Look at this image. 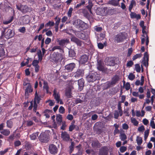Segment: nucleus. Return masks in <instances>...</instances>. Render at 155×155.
<instances>
[{
  "instance_id": "412c9836",
  "label": "nucleus",
  "mask_w": 155,
  "mask_h": 155,
  "mask_svg": "<svg viewBox=\"0 0 155 155\" xmlns=\"http://www.w3.org/2000/svg\"><path fill=\"white\" fill-rule=\"evenodd\" d=\"M130 12L131 13L130 14V15L131 18H136L137 19H140L141 18V16L140 15H137L136 13L134 12Z\"/></svg>"
},
{
  "instance_id": "f3484780",
  "label": "nucleus",
  "mask_w": 155,
  "mask_h": 155,
  "mask_svg": "<svg viewBox=\"0 0 155 155\" xmlns=\"http://www.w3.org/2000/svg\"><path fill=\"white\" fill-rule=\"evenodd\" d=\"M91 146L94 148H98L101 146V143L97 140L93 141L91 143Z\"/></svg>"
},
{
  "instance_id": "ea45409f",
  "label": "nucleus",
  "mask_w": 155,
  "mask_h": 155,
  "mask_svg": "<svg viewBox=\"0 0 155 155\" xmlns=\"http://www.w3.org/2000/svg\"><path fill=\"white\" fill-rule=\"evenodd\" d=\"M76 127V126L72 122L71 124L69 127V131H72L73 130L75 129Z\"/></svg>"
},
{
  "instance_id": "774afa93",
  "label": "nucleus",
  "mask_w": 155,
  "mask_h": 155,
  "mask_svg": "<svg viewBox=\"0 0 155 155\" xmlns=\"http://www.w3.org/2000/svg\"><path fill=\"white\" fill-rule=\"evenodd\" d=\"M150 125L152 128L155 129V124L153 120H151L150 122Z\"/></svg>"
},
{
  "instance_id": "13d9d810",
  "label": "nucleus",
  "mask_w": 155,
  "mask_h": 155,
  "mask_svg": "<svg viewBox=\"0 0 155 155\" xmlns=\"http://www.w3.org/2000/svg\"><path fill=\"white\" fill-rule=\"evenodd\" d=\"M56 49H61V47L60 46H56L53 47L50 51H54Z\"/></svg>"
},
{
  "instance_id": "58836bf2",
  "label": "nucleus",
  "mask_w": 155,
  "mask_h": 155,
  "mask_svg": "<svg viewBox=\"0 0 155 155\" xmlns=\"http://www.w3.org/2000/svg\"><path fill=\"white\" fill-rule=\"evenodd\" d=\"M131 120L132 123L134 126H137L138 125L139 122L135 118H131Z\"/></svg>"
},
{
  "instance_id": "37998d69",
  "label": "nucleus",
  "mask_w": 155,
  "mask_h": 155,
  "mask_svg": "<svg viewBox=\"0 0 155 155\" xmlns=\"http://www.w3.org/2000/svg\"><path fill=\"white\" fill-rule=\"evenodd\" d=\"M142 56V54L141 53L136 54L133 56L132 58V59L134 61L138 58L141 57Z\"/></svg>"
},
{
  "instance_id": "f03ea898",
  "label": "nucleus",
  "mask_w": 155,
  "mask_h": 155,
  "mask_svg": "<svg viewBox=\"0 0 155 155\" xmlns=\"http://www.w3.org/2000/svg\"><path fill=\"white\" fill-rule=\"evenodd\" d=\"M72 24L77 28L85 29L88 27V25L87 23L79 19L74 21Z\"/></svg>"
},
{
  "instance_id": "680f3d73",
  "label": "nucleus",
  "mask_w": 155,
  "mask_h": 155,
  "mask_svg": "<svg viewBox=\"0 0 155 155\" xmlns=\"http://www.w3.org/2000/svg\"><path fill=\"white\" fill-rule=\"evenodd\" d=\"M21 142L19 140H16L14 142V145L15 147H18L21 145Z\"/></svg>"
},
{
  "instance_id": "0eeeda50",
  "label": "nucleus",
  "mask_w": 155,
  "mask_h": 155,
  "mask_svg": "<svg viewBox=\"0 0 155 155\" xmlns=\"http://www.w3.org/2000/svg\"><path fill=\"white\" fill-rule=\"evenodd\" d=\"M105 64L107 66H114L115 64L114 58L112 57H107L105 59Z\"/></svg>"
},
{
  "instance_id": "dca6fc26",
  "label": "nucleus",
  "mask_w": 155,
  "mask_h": 155,
  "mask_svg": "<svg viewBox=\"0 0 155 155\" xmlns=\"http://www.w3.org/2000/svg\"><path fill=\"white\" fill-rule=\"evenodd\" d=\"M22 13H25L28 12H29V8L26 5H21L20 6V8L18 9Z\"/></svg>"
},
{
  "instance_id": "a878e982",
  "label": "nucleus",
  "mask_w": 155,
  "mask_h": 155,
  "mask_svg": "<svg viewBox=\"0 0 155 155\" xmlns=\"http://www.w3.org/2000/svg\"><path fill=\"white\" fill-rule=\"evenodd\" d=\"M6 124L7 127L9 128H12V127L13 125V122L11 120V119L7 120Z\"/></svg>"
},
{
  "instance_id": "49530a36",
  "label": "nucleus",
  "mask_w": 155,
  "mask_h": 155,
  "mask_svg": "<svg viewBox=\"0 0 155 155\" xmlns=\"http://www.w3.org/2000/svg\"><path fill=\"white\" fill-rule=\"evenodd\" d=\"M143 59H145L147 61H149V55L147 52H145L144 53Z\"/></svg>"
},
{
  "instance_id": "ddd939ff",
  "label": "nucleus",
  "mask_w": 155,
  "mask_h": 155,
  "mask_svg": "<svg viewBox=\"0 0 155 155\" xmlns=\"http://www.w3.org/2000/svg\"><path fill=\"white\" fill-rule=\"evenodd\" d=\"M61 137L64 140L66 141H68L70 138L69 134L66 131L62 132Z\"/></svg>"
},
{
  "instance_id": "c85d7f7f",
  "label": "nucleus",
  "mask_w": 155,
  "mask_h": 155,
  "mask_svg": "<svg viewBox=\"0 0 155 155\" xmlns=\"http://www.w3.org/2000/svg\"><path fill=\"white\" fill-rule=\"evenodd\" d=\"M71 90L70 89H68L66 91L65 93V95L68 98H71L72 96L71 94Z\"/></svg>"
},
{
  "instance_id": "7c9ffc66",
  "label": "nucleus",
  "mask_w": 155,
  "mask_h": 155,
  "mask_svg": "<svg viewBox=\"0 0 155 155\" xmlns=\"http://www.w3.org/2000/svg\"><path fill=\"white\" fill-rule=\"evenodd\" d=\"M119 77L117 75H115L113 78L111 82L112 84H115L118 81Z\"/></svg>"
},
{
  "instance_id": "9d476101",
  "label": "nucleus",
  "mask_w": 155,
  "mask_h": 155,
  "mask_svg": "<svg viewBox=\"0 0 155 155\" xmlns=\"http://www.w3.org/2000/svg\"><path fill=\"white\" fill-rule=\"evenodd\" d=\"M26 85H28V86L25 90V96H28L29 95L28 94L29 93H31L33 91V89L32 88L31 85L30 83H27L26 84H23L24 86H25Z\"/></svg>"
},
{
  "instance_id": "69168bd1",
  "label": "nucleus",
  "mask_w": 155,
  "mask_h": 155,
  "mask_svg": "<svg viewBox=\"0 0 155 155\" xmlns=\"http://www.w3.org/2000/svg\"><path fill=\"white\" fill-rule=\"evenodd\" d=\"M51 41V39L49 38L48 37L45 41V43L46 45L49 44Z\"/></svg>"
},
{
  "instance_id": "423d86ee",
  "label": "nucleus",
  "mask_w": 155,
  "mask_h": 155,
  "mask_svg": "<svg viewBox=\"0 0 155 155\" xmlns=\"http://www.w3.org/2000/svg\"><path fill=\"white\" fill-rule=\"evenodd\" d=\"M48 150L50 153L53 155L56 154L58 151L57 147L53 144H51L49 145Z\"/></svg>"
},
{
  "instance_id": "2f4dec72",
  "label": "nucleus",
  "mask_w": 155,
  "mask_h": 155,
  "mask_svg": "<svg viewBox=\"0 0 155 155\" xmlns=\"http://www.w3.org/2000/svg\"><path fill=\"white\" fill-rule=\"evenodd\" d=\"M38 132L33 133L30 136L31 139L32 140H35L37 137L38 136Z\"/></svg>"
},
{
  "instance_id": "4468645a",
  "label": "nucleus",
  "mask_w": 155,
  "mask_h": 155,
  "mask_svg": "<svg viewBox=\"0 0 155 155\" xmlns=\"http://www.w3.org/2000/svg\"><path fill=\"white\" fill-rule=\"evenodd\" d=\"M54 56V59L56 61H61L63 58L62 55L61 54L58 52L54 53L53 54Z\"/></svg>"
},
{
  "instance_id": "20e7f679",
  "label": "nucleus",
  "mask_w": 155,
  "mask_h": 155,
  "mask_svg": "<svg viewBox=\"0 0 155 155\" xmlns=\"http://www.w3.org/2000/svg\"><path fill=\"white\" fill-rule=\"evenodd\" d=\"M127 34L125 32L119 33L116 35L115 41L117 43L122 42L127 38Z\"/></svg>"
},
{
  "instance_id": "473e14b6",
  "label": "nucleus",
  "mask_w": 155,
  "mask_h": 155,
  "mask_svg": "<svg viewBox=\"0 0 155 155\" xmlns=\"http://www.w3.org/2000/svg\"><path fill=\"white\" fill-rule=\"evenodd\" d=\"M88 5L86 6V8L88 10L89 12L92 13L91 8L93 6V4L92 2L91 1H89L88 2Z\"/></svg>"
},
{
  "instance_id": "bb28decb",
  "label": "nucleus",
  "mask_w": 155,
  "mask_h": 155,
  "mask_svg": "<svg viewBox=\"0 0 155 155\" xmlns=\"http://www.w3.org/2000/svg\"><path fill=\"white\" fill-rule=\"evenodd\" d=\"M39 62V60L35 59L34 60L32 63V65L35 68H39V66L38 65V64Z\"/></svg>"
},
{
  "instance_id": "5fc2aeb1",
  "label": "nucleus",
  "mask_w": 155,
  "mask_h": 155,
  "mask_svg": "<svg viewBox=\"0 0 155 155\" xmlns=\"http://www.w3.org/2000/svg\"><path fill=\"white\" fill-rule=\"evenodd\" d=\"M127 149L126 147L123 146L120 147V150L121 153H124L127 150Z\"/></svg>"
},
{
  "instance_id": "a18cd8bd",
  "label": "nucleus",
  "mask_w": 155,
  "mask_h": 155,
  "mask_svg": "<svg viewBox=\"0 0 155 155\" xmlns=\"http://www.w3.org/2000/svg\"><path fill=\"white\" fill-rule=\"evenodd\" d=\"M37 54L38 58V60L41 61L43 58L41 51H40L39 52H38Z\"/></svg>"
},
{
  "instance_id": "1a4fd4ad",
  "label": "nucleus",
  "mask_w": 155,
  "mask_h": 155,
  "mask_svg": "<svg viewBox=\"0 0 155 155\" xmlns=\"http://www.w3.org/2000/svg\"><path fill=\"white\" fill-rule=\"evenodd\" d=\"M77 33V34H76L77 36L83 40H86L88 38V35L86 34L84 31L82 32L79 31Z\"/></svg>"
},
{
  "instance_id": "5701e85b",
  "label": "nucleus",
  "mask_w": 155,
  "mask_h": 155,
  "mask_svg": "<svg viewBox=\"0 0 155 155\" xmlns=\"http://www.w3.org/2000/svg\"><path fill=\"white\" fill-rule=\"evenodd\" d=\"M148 61H147V60L143 59L141 63V68H143V66L146 68L148 67Z\"/></svg>"
},
{
  "instance_id": "e2e57ef3",
  "label": "nucleus",
  "mask_w": 155,
  "mask_h": 155,
  "mask_svg": "<svg viewBox=\"0 0 155 155\" xmlns=\"http://www.w3.org/2000/svg\"><path fill=\"white\" fill-rule=\"evenodd\" d=\"M119 117V113L117 110H115L114 113V117L115 119H118Z\"/></svg>"
},
{
  "instance_id": "cd10ccee",
  "label": "nucleus",
  "mask_w": 155,
  "mask_h": 155,
  "mask_svg": "<svg viewBox=\"0 0 155 155\" xmlns=\"http://www.w3.org/2000/svg\"><path fill=\"white\" fill-rule=\"evenodd\" d=\"M43 84V88L44 89L46 90V93H48L49 88V87L48 86V83L47 81H44Z\"/></svg>"
},
{
  "instance_id": "c9c22d12",
  "label": "nucleus",
  "mask_w": 155,
  "mask_h": 155,
  "mask_svg": "<svg viewBox=\"0 0 155 155\" xmlns=\"http://www.w3.org/2000/svg\"><path fill=\"white\" fill-rule=\"evenodd\" d=\"M75 64L74 63H72L66 65L65 66V68H75Z\"/></svg>"
},
{
  "instance_id": "bf43d9fd",
  "label": "nucleus",
  "mask_w": 155,
  "mask_h": 155,
  "mask_svg": "<svg viewBox=\"0 0 155 155\" xmlns=\"http://www.w3.org/2000/svg\"><path fill=\"white\" fill-rule=\"evenodd\" d=\"M18 31L21 33H24L25 32L26 29L25 27H22L19 29Z\"/></svg>"
},
{
  "instance_id": "4c0bfd02",
  "label": "nucleus",
  "mask_w": 155,
  "mask_h": 155,
  "mask_svg": "<svg viewBox=\"0 0 155 155\" xmlns=\"http://www.w3.org/2000/svg\"><path fill=\"white\" fill-rule=\"evenodd\" d=\"M73 11V8L72 7H70L69 8L67 13V15L68 17L70 18L71 17Z\"/></svg>"
},
{
  "instance_id": "2eb2a0df",
  "label": "nucleus",
  "mask_w": 155,
  "mask_h": 155,
  "mask_svg": "<svg viewBox=\"0 0 155 155\" xmlns=\"http://www.w3.org/2000/svg\"><path fill=\"white\" fill-rule=\"evenodd\" d=\"M71 41L76 43L78 46L79 47L81 46L82 41L77 38L75 37H72L71 39Z\"/></svg>"
},
{
  "instance_id": "4d7b16f0",
  "label": "nucleus",
  "mask_w": 155,
  "mask_h": 155,
  "mask_svg": "<svg viewBox=\"0 0 155 155\" xmlns=\"http://www.w3.org/2000/svg\"><path fill=\"white\" fill-rule=\"evenodd\" d=\"M110 2L112 5L115 6L117 5L118 3V2L116 0H111Z\"/></svg>"
},
{
  "instance_id": "6ab92c4d",
  "label": "nucleus",
  "mask_w": 155,
  "mask_h": 155,
  "mask_svg": "<svg viewBox=\"0 0 155 155\" xmlns=\"http://www.w3.org/2000/svg\"><path fill=\"white\" fill-rule=\"evenodd\" d=\"M68 56L69 57L73 58L76 57V53L74 49H69Z\"/></svg>"
},
{
  "instance_id": "f257e3e1",
  "label": "nucleus",
  "mask_w": 155,
  "mask_h": 155,
  "mask_svg": "<svg viewBox=\"0 0 155 155\" xmlns=\"http://www.w3.org/2000/svg\"><path fill=\"white\" fill-rule=\"evenodd\" d=\"M92 68H89V71L91 73H90L87 77V80L89 82H93L96 80H99V75L96 72H92Z\"/></svg>"
},
{
  "instance_id": "39448f33",
  "label": "nucleus",
  "mask_w": 155,
  "mask_h": 155,
  "mask_svg": "<svg viewBox=\"0 0 155 155\" xmlns=\"http://www.w3.org/2000/svg\"><path fill=\"white\" fill-rule=\"evenodd\" d=\"M5 30L2 31L1 35L0 38H2L5 36V37L7 39H8L13 37L14 35V33L13 32L12 30L11 29H8L7 31L5 33Z\"/></svg>"
},
{
  "instance_id": "79ce46f5",
  "label": "nucleus",
  "mask_w": 155,
  "mask_h": 155,
  "mask_svg": "<svg viewBox=\"0 0 155 155\" xmlns=\"http://www.w3.org/2000/svg\"><path fill=\"white\" fill-rule=\"evenodd\" d=\"M54 19L55 21V25H59V23L60 22L61 18H59V17H58V16H56L54 18Z\"/></svg>"
},
{
  "instance_id": "c756f323",
  "label": "nucleus",
  "mask_w": 155,
  "mask_h": 155,
  "mask_svg": "<svg viewBox=\"0 0 155 155\" xmlns=\"http://www.w3.org/2000/svg\"><path fill=\"white\" fill-rule=\"evenodd\" d=\"M104 64L103 61L100 60L97 61V68H104Z\"/></svg>"
},
{
  "instance_id": "de8ad7c7",
  "label": "nucleus",
  "mask_w": 155,
  "mask_h": 155,
  "mask_svg": "<svg viewBox=\"0 0 155 155\" xmlns=\"http://www.w3.org/2000/svg\"><path fill=\"white\" fill-rule=\"evenodd\" d=\"M53 101H53L51 100H48L46 101L45 103H47L48 102H49V105L50 106H53L54 104V102Z\"/></svg>"
},
{
  "instance_id": "603ef678",
  "label": "nucleus",
  "mask_w": 155,
  "mask_h": 155,
  "mask_svg": "<svg viewBox=\"0 0 155 155\" xmlns=\"http://www.w3.org/2000/svg\"><path fill=\"white\" fill-rule=\"evenodd\" d=\"M65 110L64 107L62 106L60 107L59 109V111L60 113L61 114L64 113Z\"/></svg>"
},
{
  "instance_id": "f704fd0d",
  "label": "nucleus",
  "mask_w": 155,
  "mask_h": 155,
  "mask_svg": "<svg viewBox=\"0 0 155 155\" xmlns=\"http://www.w3.org/2000/svg\"><path fill=\"white\" fill-rule=\"evenodd\" d=\"M138 145H140L142 143V139L141 137L137 136L136 139Z\"/></svg>"
},
{
  "instance_id": "b1692460",
  "label": "nucleus",
  "mask_w": 155,
  "mask_h": 155,
  "mask_svg": "<svg viewBox=\"0 0 155 155\" xmlns=\"http://www.w3.org/2000/svg\"><path fill=\"white\" fill-rule=\"evenodd\" d=\"M0 133L4 136H8L10 134V131L8 129H4L2 131L0 132Z\"/></svg>"
},
{
  "instance_id": "4be33fe9",
  "label": "nucleus",
  "mask_w": 155,
  "mask_h": 155,
  "mask_svg": "<svg viewBox=\"0 0 155 155\" xmlns=\"http://www.w3.org/2000/svg\"><path fill=\"white\" fill-rule=\"evenodd\" d=\"M53 96H54V99L57 101V102L58 103L60 100V96L59 94H56V91L55 90H54V91Z\"/></svg>"
},
{
  "instance_id": "c03bdc74",
  "label": "nucleus",
  "mask_w": 155,
  "mask_h": 155,
  "mask_svg": "<svg viewBox=\"0 0 155 155\" xmlns=\"http://www.w3.org/2000/svg\"><path fill=\"white\" fill-rule=\"evenodd\" d=\"M100 71H102L103 73H106L107 74H108V72L107 71H109V69L108 68H97Z\"/></svg>"
},
{
  "instance_id": "052dcab7",
  "label": "nucleus",
  "mask_w": 155,
  "mask_h": 155,
  "mask_svg": "<svg viewBox=\"0 0 155 155\" xmlns=\"http://www.w3.org/2000/svg\"><path fill=\"white\" fill-rule=\"evenodd\" d=\"M94 29L96 31L98 32H100L102 31V27H100L96 26L95 27Z\"/></svg>"
},
{
  "instance_id": "338daca9",
  "label": "nucleus",
  "mask_w": 155,
  "mask_h": 155,
  "mask_svg": "<svg viewBox=\"0 0 155 155\" xmlns=\"http://www.w3.org/2000/svg\"><path fill=\"white\" fill-rule=\"evenodd\" d=\"M8 150V148H7L4 150V151H0V155H3L7 152Z\"/></svg>"
},
{
  "instance_id": "09e8293b",
  "label": "nucleus",
  "mask_w": 155,
  "mask_h": 155,
  "mask_svg": "<svg viewBox=\"0 0 155 155\" xmlns=\"http://www.w3.org/2000/svg\"><path fill=\"white\" fill-rule=\"evenodd\" d=\"M149 133V130L147 129L144 132V140H146L147 138Z\"/></svg>"
},
{
  "instance_id": "72a5a7b5",
  "label": "nucleus",
  "mask_w": 155,
  "mask_h": 155,
  "mask_svg": "<svg viewBox=\"0 0 155 155\" xmlns=\"http://www.w3.org/2000/svg\"><path fill=\"white\" fill-rule=\"evenodd\" d=\"M136 4V2L134 0H132L130 2V4L129 7V11L130 12H131V11L134 5Z\"/></svg>"
},
{
  "instance_id": "aec40b11",
  "label": "nucleus",
  "mask_w": 155,
  "mask_h": 155,
  "mask_svg": "<svg viewBox=\"0 0 155 155\" xmlns=\"http://www.w3.org/2000/svg\"><path fill=\"white\" fill-rule=\"evenodd\" d=\"M41 100V95H38L36 90L35 94V97L34 99V101L36 102L37 104L40 103V101Z\"/></svg>"
},
{
  "instance_id": "e433bc0d",
  "label": "nucleus",
  "mask_w": 155,
  "mask_h": 155,
  "mask_svg": "<svg viewBox=\"0 0 155 155\" xmlns=\"http://www.w3.org/2000/svg\"><path fill=\"white\" fill-rule=\"evenodd\" d=\"M54 25V22L51 21H49L48 22L45 24V26L46 27L50 26V27L53 26Z\"/></svg>"
},
{
  "instance_id": "0e129e2a",
  "label": "nucleus",
  "mask_w": 155,
  "mask_h": 155,
  "mask_svg": "<svg viewBox=\"0 0 155 155\" xmlns=\"http://www.w3.org/2000/svg\"><path fill=\"white\" fill-rule=\"evenodd\" d=\"M97 46L100 49H102L104 47V45L101 43L100 42L97 43Z\"/></svg>"
},
{
  "instance_id": "7ed1b4c3",
  "label": "nucleus",
  "mask_w": 155,
  "mask_h": 155,
  "mask_svg": "<svg viewBox=\"0 0 155 155\" xmlns=\"http://www.w3.org/2000/svg\"><path fill=\"white\" fill-rule=\"evenodd\" d=\"M38 139L41 142L43 143H47L50 139L49 135L47 132H42L39 136Z\"/></svg>"
},
{
  "instance_id": "6e6d98bb",
  "label": "nucleus",
  "mask_w": 155,
  "mask_h": 155,
  "mask_svg": "<svg viewBox=\"0 0 155 155\" xmlns=\"http://www.w3.org/2000/svg\"><path fill=\"white\" fill-rule=\"evenodd\" d=\"M27 125L30 127L33 125L34 123L31 120H28L26 121Z\"/></svg>"
},
{
  "instance_id": "a211bd4d",
  "label": "nucleus",
  "mask_w": 155,
  "mask_h": 155,
  "mask_svg": "<svg viewBox=\"0 0 155 155\" xmlns=\"http://www.w3.org/2000/svg\"><path fill=\"white\" fill-rule=\"evenodd\" d=\"M78 83L79 89L81 91L83 89L84 86V79L82 78L78 80Z\"/></svg>"
},
{
  "instance_id": "f8f14e48",
  "label": "nucleus",
  "mask_w": 155,
  "mask_h": 155,
  "mask_svg": "<svg viewBox=\"0 0 155 155\" xmlns=\"http://www.w3.org/2000/svg\"><path fill=\"white\" fill-rule=\"evenodd\" d=\"M88 57L86 54H84L80 57L79 63L81 64H85L88 60Z\"/></svg>"
},
{
  "instance_id": "3c124183",
  "label": "nucleus",
  "mask_w": 155,
  "mask_h": 155,
  "mask_svg": "<svg viewBox=\"0 0 155 155\" xmlns=\"http://www.w3.org/2000/svg\"><path fill=\"white\" fill-rule=\"evenodd\" d=\"M124 86L126 91L129 90L130 88V83L129 82L126 83Z\"/></svg>"
},
{
  "instance_id": "9b49d317",
  "label": "nucleus",
  "mask_w": 155,
  "mask_h": 155,
  "mask_svg": "<svg viewBox=\"0 0 155 155\" xmlns=\"http://www.w3.org/2000/svg\"><path fill=\"white\" fill-rule=\"evenodd\" d=\"M56 41L58 43L59 45L62 46H65L69 42V40L67 39L59 40L57 38Z\"/></svg>"
},
{
  "instance_id": "6e6552de",
  "label": "nucleus",
  "mask_w": 155,
  "mask_h": 155,
  "mask_svg": "<svg viewBox=\"0 0 155 155\" xmlns=\"http://www.w3.org/2000/svg\"><path fill=\"white\" fill-rule=\"evenodd\" d=\"M109 150V149L107 146L102 147L99 150L98 155H108Z\"/></svg>"
},
{
  "instance_id": "a19ab883",
  "label": "nucleus",
  "mask_w": 155,
  "mask_h": 155,
  "mask_svg": "<svg viewBox=\"0 0 155 155\" xmlns=\"http://www.w3.org/2000/svg\"><path fill=\"white\" fill-rule=\"evenodd\" d=\"M120 139L122 141H124L127 138L126 135L124 133H122L120 134Z\"/></svg>"
},
{
  "instance_id": "393cba45",
  "label": "nucleus",
  "mask_w": 155,
  "mask_h": 155,
  "mask_svg": "<svg viewBox=\"0 0 155 155\" xmlns=\"http://www.w3.org/2000/svg\"><path fill=\"white\" fill-rule=\"evenodd\" d=\"M83 74V70L79 68L78 69L77 71L76 72L75 76V77H78L82 76Z\"/></svg>"
},
{
  "instance_id": "864d4df0",
  "label": "nucleus",
  "mask_w": 155,
  "mask_h": 155,
  "mask_svg": "<svg viewBox=\"0 0 155 155\" xmlns=\"http://www.w3.org/2000/svg\"><path fill=\"white\" fill-rule=\"evenodd\" d=\"M135 77V75L132 73H130L128 77L129 79L130 80H133Z\"/></svg>"
},
{
  "instance_id": "8fccbe9b",
  "label": "nucleus",
  "mask_w": 155,
  "mask_h": 155,
  "mask_svg": "<svg viewBox=\"0 0 155 155\" xmlns=\"http://www.w3.org/2000/svg\"><path fill=\"white\" fill-rule=\"evenodd\" d=\"M13 16H12L10 18V19H9L8 20V21H6L3 22V23L4 24L7 25L8 24L10 23L13 20Z\"/></svg>"
}]
</instances>
